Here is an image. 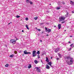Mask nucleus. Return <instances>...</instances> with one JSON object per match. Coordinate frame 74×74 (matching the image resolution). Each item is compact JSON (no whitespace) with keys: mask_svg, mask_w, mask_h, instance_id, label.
Segmentation results:
<instances>
[{"mask_svg":"<svg viewBox=\"0 0 74 74\" xmlns=\"http://www.w3.org/2000/svg\"><path fill=\"white\" fill-rule=\"evenodd\" d=\"M35 68L37 69L36 70L38 71V72H40V71L41 70H40V69H38V67H36Z\"/></svg>","mask_w":74,"mask_h":74,"instance_id":"nucleus-8","label":"nucleus"},{"mask_svg":"<svg viewBox=\"0 0 74 74\" xmlns=\"http://www.w3.org/2000/svg\"><path fill=\"white\" fill-rule=\"evenodd\" d=\"M22 32H24V31H23V30H22Z\"/></svg>","mask_w":74,"mask_h":74,"instance_id":"nucleus-44","label":"nucleus"},{"mask_svg":"<svg viewBox=\"0 0 74 74\" xmlns=\"http://www.w3.org/2000/svg\"><path fill=\"white\" fill-rule=\"evenodd\" d=\"M54 27H55V28H56V26H54Z\"/></svg>","mask_w":74,"mask_h":74,"instance_id":"nucleus-40","label":"nucleus"},{"mask_svg":"<svg viewBox=\"0 0 74 74\" xmlns=\"http://www.w3.org/2000/svg\"><path fill=\"white\" fill-rule=\"evenodd\" d=\"M49 5H51V4H49Z\"/></svg>","mask_w":74,"mask_h":74,"instance_id":"nucleus-50","label":"nucleus"},{"mask_svg":"<svg viewBox=\"0 0 74 74\" xmlns=\"http://www.w3.org/2000/svg\"><path fill=\"white\" fill-rule=\"evenodd\" d=\"M66 17H68L69 16V13L68 12H66V14L65 15Z\"/></svg>","mask_w":74,"mask_h":74,"instance_id":"nucleus-10","label":"nucleus"},{"mask_svg":"<svg viewBox=\"0 0 74 74\" xmlns=\"http://www.w3.org/2000/svg\"><path fill=\"white\" fill-rule=\"evenodd\" d=\"M69 43H70H70H71V42H70V41H69Z\"/></svg>","mask_w":74,"mask_h":74,"instance_id":"nucleus-43","label":"nucleus"},{"mask_svg":"<svg viewBox=\"0 0 74 74\" xmlns=\"http://www.w3.org/2000/svg\"><path fill=\"white\" fill-rule=\"evenodd\" d=\"M52 57H51V59H52Z\"/></svg>","mask_w":74,"mask_h":74,"instance_id":"nucleus-48","label":"nucleus"},{"mask_svg":"<svg viewBox=\"0 0 74 74\" xmlns=\"http://www.w3.org/2000/svg\"><path fill=\"white\" fill-rule=\"evenodd\" d=\"M10 24V23H9V25Z\"/></svg>","mask_w":74,"mask_h":74,"instance_id":"nucleus-52","label":"nucleus"},{"mask_svg":"<svg viewBox=\"0 0 74 74\" xmlns=\"http://www.w3.org/2000/svg\"><path fill=\"white\" fill-rule=\"evenodd\" d=\"M37 18H38V17L37 16H36L34 18V19H35V20L37 19Z\"/></svg>","mask_w":74,"mask_h":74,"instance_id":"nucleus-25","label":"nucleus"},{"mask_svg":"<svg viewBox=\"0 0 74 74\" xmlns=\"http://www.w3.org/2000/svg\"><path fill=\"white\" fill-rule=\"evenodd\" d=\"M29 3L30 4H33V2H32V1H29Z\"/></svg>","mask_w":74,"mask_h":74,"instance_id":"nucleus-29","label":"nucleus"},{"mask_svg":"<svg viewBox=\"0 0 74 74\" xmlns=\"http://www.w3.org/2000/svg\"><path fill=\"white\" fill-rule=\"evenodd\" d=\"M58 56L60 57V58H61L62 56L60 54H58Z\"/></svg>","mask_w":74,"mask_h":74,"instance_id":"nucleus-28","label":"nucleus"},{"mask_svg":"<svg viewBox=\"0 0 74 74\" xmlns=\"http://www.w3.org/2000/svg\"><path fill=\"white\" fill-rule=\"evenodd\" d=\"M70 37H72V36H70Z\"/></svg>","mask_w":74,"mask_h":74,"instance_id":"nucleus-49","label":"nucleus"},{"mask_svg":"<svg viewBox=\"0 0 74 74\" xmlns=\"http://www.w3.org/2000/svg\"><path fill=\"white\" fill-rule=\"evenodd\" d=\"M13 56H14V55H13V54L11 55H10V58H12V57H13Z\"/></svg>","mask_w":74,"mask_h":74,"instance_id":"nucleus-26","label":"nucleus"},{"mask_svg":"<svg viewBox=\"0 0 74 74\" xmlns=\"http://www.w3.org/2000/svg\"><path fill=\"white\" fill-rule=\"evenodd\" d=\"M59 58H57V60H59Z\"/></svg>","mask_w":74,"mask_h":74,"instance_id":"nucleus-39","label":"nucleus"},{"mask_svg":"<svg viewBox=\"0 0 74 74\" xmlns=\"http://www.w3.org/2000/svg\"><path fill=\"white\" fill-rule=\"evenodd\" d=\"M14 53H15V54H16V53H17V51H15Z\"/></svg>","mask_w":74,"mask_h":74,"instance_id":"nucleus-35","label":"nucleus"},{"mask_svg":"<svg viewBox=\"0 0 74 74\" xmlns=\"http://www.w3.org/2000/svg\"><path fill=\"white\" fill-rule=\"evenodd\" d=\"M29 26V25H26V27L28 30H29V27H28Z\"/></svg>","mask_w":74,"mask_h":74,"instance_id":"nucleus-11","label":"nucleus"},{"mask_svg":"<svg viewBox=\"0 0 74 74\" xmlns=\"http://www.w3.org/2000/svg\"><path fill=\"white\" fill-rule=\"evenodd\" d=\"M40 62H42V63H43V62H42V60H40Z\"/></svg>","mask_w":74,"mask_h":74,"instance_id":"nucleus-37","label":"nucleus"},{"mask_svg":"<svg viewBox=\"0 0 74 74\" xmlns=\"http://www.w3.org/2000/svg\"><path fill=\"white\" fill-rule=\"evenodd\" d=\"M28 19H29V18L27 17L25 18V20H26V21L28 20Z\"/></svg>","mask_w":74,"mask_h":74,"instance_id":"nucleus-31","label":"nucleus"},{"mask_svg":"<svg viewBox=\"0 0 74 74\" xmlns=\"http://www.w3.org/2000/svg\"><path fill=\"white\" fill-rule=\"evenodd\" d=\"M51 32V30L50 29H49L48 30L47 32H48V33H50V32Z\"/></svg>","mask_w":74,"mask_h":74,"instance_id":"nucleus-21","label":"nucleus"},{"mask_svg":"<svg viewBox=\"0 0 74 74\" xmlns=\"http://www.w3.org/2000/svg\"><path fill=\"white\" fill-rule=\"evenodd\" d=\"M29 1H30V0H26V2L27 3H29Z\"/></svg>","mask_w":74,"mask_h":74,"instance_id":"nucleus-23","label":"nucleus"},{"mask_svg":"<svg viewBox=\"0 0 74 74\" xmlns=\"http://www.w3.org/2000/svg\"><path fill=\"white\" fill-rule=\"evenodd\" d=\"M65 23V21H63L61 22V23Z\"/></svg>","mask_w":74,"mask_h":74,"instance_id":"nucleus-36","label":"nucleus"},{"mask_svg":"<svg viewBox=\"0 0 74 74\" xmlns=\"http://www.w3.org/2000/svg\"><path fill=\"white\" fill-rule=\"evenodd\" d=\"M37 54H40V51H38L37 52Z\"/></svg>","mask_w":74,"mask_h":74,"instance_id":"nucleus-27","label":"nucleus"},{"mask_svg":"<svg viewBox=\"0 0 74 74\" xmlns=\"http://www.w3.org/2000/svg\"><path fill=\"white\" fill-rule=\"evenodd\" d=\"M71 49V48H70L69 49V51H70Z\"/></svg>","mask_w":74,"mask_h":74,"instance_id":"nucleus-38","label":"nucleus"},{"mask_svg":"<svg viewBox=\"0 0 74 74\" xmlns=\"http://www.w3.org/2000/svg\"><path fill=\"white\" fill-rule=\"evenodd\" d=\"M16 18H19L20 17V16H16Z\"/></svg>","mask_w":74,"mask_h":74,"instance_id":"nucleus-33","label":"nucleus"},{"mask_svg":"<svg viewBox=\"0 0 74 74\" xmlns=\"http://www.w3.org/2000/svg\"><path fill=\"white\" fill-rule=\"evenodd\" d=\"M38 59H39L40 58V56H38Z\"/></svg>","mask_w":74,"mask_h":74,"instance_id":"nucleus-46","label":"nucleus"},{"mask_svg":"<svg viewBox=\"0 0 74 74\" xmlns=\"http://www.w3.org/2000/svg\"><path fill=\"white\" fill-rule=\"evenodd\" d=\"M65 32H66V30H65Z\"/></svg>","mask_w":74,"mask_h":74,"instance_id":"nucleus-55","label":"nucleus"},{"mask_svg":"<svg viewBox=\"0 0 74 74\" xmlns=\"http://www.w3.org/2000/svg\"><path fill=\"white\" fill-rule=\"evenodd\" d=\"M45 32H48V29L46 27H45Z\"/></svg>","mask_w":74,"mask_h":74,"instance_id":"nucleus-18","label":"nucleus"},{"mask_svg":"<svg viewBox=\"0 0 74 74\" xmlns=\"http://www.w3.org/2000/svg\"><path fill=\"white\" fill-rule=\"evenodd\" d=\"M44 33V32H42V33Z\"/></svg>","mask_w":74,"mask_h":74,"instance_id":"nucleus-51","label":"nucleus"},{"mask_svg":"<svg viewBox=\"0 0 74 74\" xmlns=\"http://www.w3.org/2000/svg\"><path fill=\"white\" fill-rule=\"evenodd\" d=\"M37 30H38V31H39V32H40V31H41V29H38Z\"/></svg>","mask_w":74,"mask_h":74,"instance_id":"nucleus-34","label":"nucleus"},{"mask_svg":"<svg viewBox=\"0 0 74 74\" xmlns=\"http://www.w3.org/2000/svg\"><path fill=\"white\" fill-rule=\"evenodd\" d=\"M65 18H66L64 16H61V17H60L59 18V21L62 22V21H64V19H65Z\"/></svg>","mask_w":74,"mask_h":74,"instance_id":"nucleus-2","label":"nucleus"},{"mask_svg":"<svg viewBox=\"0 0 74 74\" xmlns=\"http://www.w3.org/2000/svg\"><path fill=\"white\" fill-rule=\"evenodd\" d=\"M71 5H74V2L72 1H71Z\"/></svg>","mask_w":74,"mask_h":74,"instance_id":"nucleus-16","label":"nucleus"},{"mask_svg":"<svg viewBox=\"0 0 74 74\" xmlns=\"http://www.w3.org/2000/svg\"><path fill=\"white\" fill-rule=\"evenodd\" d=\"M24 53L25 54V55H27V54H29H29H31V53L30 52H27V51H26V50H25V51H24Z\"/></svg>","mask_w":74,"mask_h":74,"instance_id":"nucleus-4","label":"nucleus"},{"mask_svg":"<svg viewBox=\"0 0 74 74\" xmlns=\"http://www.w3.org/2000/svg\"><path fill=\"white\" fill-rule=\"evenodd\" d=\"M36 29H37V30H38V29H37V27H36Z\"/></svg>","mask_w":74,"mask_h":74,"instance_id":"nucleus-45","label":"nucleus"},{"mask_svg":"<svg viewBox=\"0 0 74 74\" xmlns=\"http://www.w3.org/2000/svg\"><path fill=\"white\" fill-rule=\"evenodd\" d=\"M74 45L73 44H72L71 45H70V47H71V48H73V45Z\"/></svg>","mask_w":74,"mask_h":74,"instance_id":"nucleus-24","label":"nucleus"},{"mask_svg":"<svg viewBox=\"0 0 74 74\" xmlns=\"http://www.w3.org/2000/svg\"><path fill=\"white\" fill-rule=\"evenodd\" d=\"M32 56L33 57H35V56H36V54H32Z\"/></svg>","mask_w":74,"mask_h":74,"instance_id":"nucleus-17","label":"nucleus"},{"mask_svg":"<svg viewBox=\"0 0 74 74\" xmlns=\"http://www.w3.org/2000/svg\"><path fill=\"white\" fill-rule=\"evenodd\" d=\"M61 24H59L58 26V27L59 29H60L61 28Z\"/></svg>","mask_w":74,"mask_h":74,"instance_id":"nucleus-9","label":"nucleus"},{"mask_svg":"<svg viewBox=\"0 0 74 74\" xmlns=\"http://www.w3.org/2000/svg\"><path fill=\"white\" fill-rule=\"evenodd\" d=\"M46 36H49V35L48 34H47V35H46Z\"/></svg>","mask_w":74,"mask_h":74,"instance_id":"nucleus-41","label":"nucleus"},{"mask_svg":"<svg viewBox=\"0 0 74 74\" xmlns=\"http://www.w3.org/2000/svg\"><path fill=\"white\" fill-rule=\"evenodd\" d=\"M58 5H60V2H58Z\"/></svg>","mask_w":74,"mask_h":74,"instance_id":"nucleus-30","label":"nucleus"},{"mask_svg":"<svg viewBox=\"0 0 74 74\" xmlns=\"http://www.w3.org/2000/svg\"><path fill=\"white\" fill-rule=\"evenodd\" d=\"M49 65V66H50L51 67H52V66L51 65L52 64V62H49L47 63Z\"/></svg>","mask_w":74,"mask_h":74,"instance_id":"nucleus-6","label":"nucleus"},{"mask_svg":"<svg viewBox=\"0 0 74 74\" xmlns=\"http://www.w3.org/2000/svg\"><path fill=\"white\" fill-rule=\"evenodd\" d=\"M72 13H74V11H72Z\"/></svg>","mask_w":74,"mask_h":74,"instance_id":"nucleus-42","label":"nucleus"},{"mask_svg":"<svg viewBox=\"0 0 74 74\" xmlns=\"http://www.w3.org/2000/svg\"><path fill=\"white\" fill-rule=\"evenodd\" d=\"M8 66H9V64H6V65H5V66L6 67H8Z\"/></svg>","mask_w":74,"mask_h":74,"instance_id":"nucleus-15","label":"nucleus"},{"mask_svg":"<svg viewBox=\"0 0 74 74\" xmlns=\"http://www.w3.org/2000/svg\"><path fill=\"white\" fill-rule=\"evenodd\" d=\"M40 42H42V40H40Z\"/></svg>","mask_w":74,"mask_h":74,"instance_id":"nucleus-47","label":"nucleus"},{"mask_svg":"<svg viewBox=\"0 0 74 74\" xmlns=\"http://www.w3.org/2000/svg\"><path fill=\"white\" fill-rule=\"evenodd\" d=\"M46 69H50V67H49V65L47 64L46 66Z\"/></svg>","mask_w":74,"mask_h":74,"instance_id":"nucleus-7","label":"nucleus"},{"mask_svg":"<svg viewBox=\"0 0 74 74\" xmlns=\"http://www.w3.org/2000/svg\"><path fill=\"white\" fill-rule=\"evenodd\" d=\"M10 42L12 43L13 44H15L16 43V40L15 39H11L10 40Z\"/></svg>","mask_w":74,"mask_h":74,"instance_id":"nucleus-3","label":"nucleus"},{"mask_svg":"<svg viewBox=\"0 0 74 74\" xmlns=\"http://www.w3.org/2000/svg\"><path fill=\"white\" fill-rule=\"evenodd\" d=\"M67 59H70V58H71L69 56H68L67 57Z\"/></svg>","mask_w":74,"mask_h":74,"instance_id":"nucleus-19","label":"nucleus"},{"mask_svg":"<svg viewBox=\"0 0 74 74\" xmlns=\"http://www.w3.org/2000/svg\"><path fill=\"white\" fill-rule=\"evenodd\" d=\"M17 39V40H18V39Z\"/></svg>","mask_w":74,"mask_h":74,"instance_id":"nucleus-57","label":"nucleus"},{"mask_svg":"<svg viewBox=\"0 0 74 74\" xmlns=\"http://www.w3.org/2000/svg\"><path fill=\"white\" fill-rule=\"evenodd\" d=\"M12 23V22H10V23Z\"/></svg>","mask_w":74,"mask_h":74,"instance_id":"nucleus-53","label":"nucleus"},{"mask_svg":"<svg viewBox=\"0 0 74 74\" xmlns=\"http://www.w3.org/2000/svg\"><path fill=\"white\" fill-rule=\"evenodd\" d=\"M74 61L73 60V58H71L70 59L69 62V61H68V60H67L66 61V62L67 64H69V65H71V64H72L73 63V62Z\"/></svg>","mask_w":74,"mask_h":74,"instance_id":"nucleus-1","label":"nucleus"},{"mask_svg":"<svg viewBox=\"0 0 74 74\" xmlns=\"http://www.w3.org/2000/svg\"><path fill=\"white\" fill-rule=\"evenodd\" d=\"M34 62L35 64H37L38 63V61L37 60H35L34 61Z\"/></svg>","mask_w":74,"mask_h":74,"instance_id":"nucleus-13","label":"nucleus"},{"mask_svg":"<svg viewBox=\"0 0 74 74\" xmlns=\"http://www.w3.org/2000/svg\"><path fill=\"white\" fill-rule=\"evenodd\" d=\"M36 51H33L32 52V54H36Z\"/></svg>","mask_w":74,"mask_h":74,"instance_id":"nucleus-20","label":"nucleus"},{"mask_svg":"<svg viewBox=\"0 0 74 74\" xmlns=\"http://www.w3.org/2000/svg\"><path fill=\"white\" fill-rule=\"evenodd\" d=\"M32 67V65L29 64V66L28 67V69H30Z\"/></svg>","mask_w":74,"mask_h":74,"instance_id":"nucleus-14","label":"nucleus"},{"mask_svg":"<svg viewBox=\"0 0 74 74\" xmlns=\"http://www.w3.org/2000/svg\"><path fill=\"white\" fill-rule=\"evenodd\" d=\"M61 8L60 7H57L56 8V10H60Z\"/></svg>","mask_w":74,"mask_h":74,"instance_id":"nucleus-22","label":"nucleus"},{"mask_svg":"<svg viewBox=\"0 0 74 74\" xmlns=\"http://www.w3.org/2000/svg\"><path fill=\"white\" fill-rule=\"evenodd\" d=\"M62 4H65V3H64V1H62Z\"/></svg>","mask_w":74,"mask_h":74,"instance_id":"nucleus-32","label":"nucleus"},{"mask_svg":"<svg viewBox=\"0 0 74 74\" xmlns=\"http://www.w3.org/2000/svg\"><path fill=\"white\" fill-rule=\"evenodd\" d=\"M60 50V48H57L55 50V52L56 53H57Z\"/></svg>","mask_w":74,"mask_h":74,"instance_id":"nucleus-5","label":"nucleus"},{"mask_svg":"<svg viewBox=\"0 0 74 74\" xmlns=\"http://www.w3.org/2000/svg\"><path fill=\"white\" fill-rule=\"evenodd\" d=\"M46 62H49V60H48V58L47 57L46 58Z\"/></svg>","mask_w":74,"mask_h":74,"instance_id":"nucleus-12","label":"nucleus"},{"mask_svg":"<svg viewBox=\"0 0 74 74\" xmlns=\"http://www.w3.org/2000/svg\"><path fill=\"white\" fill-rule=\"evenodd\" d=\"M73 47H74V46H73Z\"/></svg>","mask_w":74,"mask_h":74,"instance_id":"nucleus-56","label":"nucleus"},{"mask_svg":"<svg viewBox=\"0 0 74 74\" xmlns=\"http://www.w3.org/2000/svg\"><path fill=\"white\" fill-rule=\"evenodd\" d=\"M51 7H52V6H51Z\"/></svg>","mask_w":74,"mask_h":74,"instance_id":"nucleus-54","label":"nucleus"}]
</instances>
